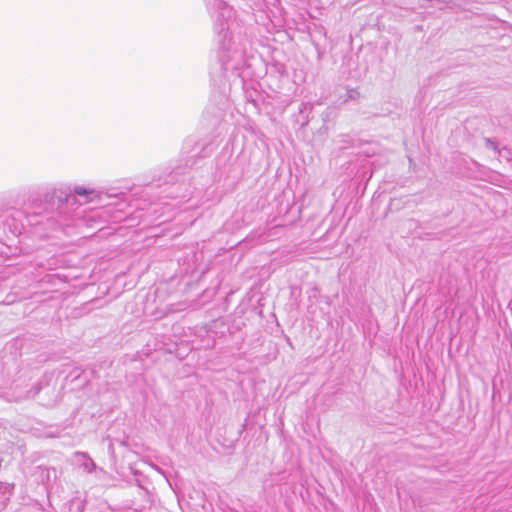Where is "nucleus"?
<instances>
[{
  "instance_id": "6",
  "label": "nucleus",
  "mask_w": 512,
  "mask_h": 512,
  "mask_svg": "<svg viewBox=\"0 0 512 512\" xmlns=\"http://www.w3.org/2000/svg\"><path fill=\"white\" fill-rule=\"evenodd\" d=\"M485 143H486V147H488L490 149H493V150H497L498 149L497 143L495 141H493L492 139H490V138H486L485 139Z\"/></svg>"
},
{
  "instance_id": "4",
  "label": "nucleus",
  "mask_w": 512,
  "mask_h": 512,
  "mask_svg": "<svg viewBox=\"0 0 512 512\" xmlns=\"http://www.w3.org/2000/svg\"><path fill=\"white\" fill-rule=\"evenodd\" d=\"M73 191H74L75 195L86 197L85 202H90L91 199L88 198V196L94 193L93 190H88V189L83 188L81 186H76Z\"/></svg>"
},
{
  "instance_id": "8",
  "label": "nucleus",
  "mask_w": 512,
  "mask_h": 512,
  "mask_svg": "<svg viewBox=\"0 0 512 512\" xmlns=\"http://www.w3.org/2000/svg\"><path fill=\"white\" fill-rule=\"evenodd\" d=\"M40 389H41L40 386H38V385L34 386L32 389L33 390L32 396H36L39 393Z\"/></svg>"
},
{
  "instance_id": "3",
  "label": "nucleus",
  "mask_w": 512,
  "mask_h": 512,
  "mask_svg": "<svg viewBox=\"0 0 512 512\" xmlns=\"http://www.w3.org/2000/svg\"><path fill=\"white\" fill-rule=\"evenodd\" d=\"M75 456L83 460L80 466L84 471L92 473L96 469V464L86 453L77 452Z\"/></svg>"
},
{
  "instance_id": "7",
  "label": "nucleus",
  "mask_w": 512,
  "mask_h": 512,
  "mask_svg": "<svg viewBox=\"0 0 512 512\" xmlns=\"http://www.w3.org/2000/svg\"><path fill=\"white\" fill-rule=\"evenodd\" d=\"M81 373L82 370L77 367L70 373V375L73 376V379H77L78 377H80Z\"/></svg>"
},
{
  "instance_id": "1",
  "label": "nucleus",
  "mask_w": 512,
  "mask_h": 512,
  "mask_svg": "<svg viewBox=\"0 0 512 512\" xmlns=\"http://www.w3.org/2000/svg\"><path fill=\"white\" fill-rule=\"evenodd\" d=\"M232 1L208 0V7L212 12L216 32H233L241 28L237 12L229 4Z\"/></svg>"
},
{
  "instance_id": "9",
  "label": "nucleus",
  "mask_w": 512,
  "mask_h": 512,
  "mask_svg": "<svg viewBox=\"0 0 512 512\" xmlns=\"http://www.w3.org/2000/svg\"><path fill=\"white\" fill-rule=\"evenodd\" d=\"M74 198H75V197H74V195L69 194V195H66V196H65L64 200H65L66 202H69L71 199H73V200H74Z\"/></svg>"
},
{
  "instance_id": "2",
  "label": "nucleus",
  "mask_w": 512,
  "mask_h": 512,
  "mask_svg": "<svg viewBox=\"0 0 512 512\" xmlns=\"http://www.w3.org/2000/svg\"><path fill=\"white\" fill-rule=\"evenodd\" d=\"M220 46V59L224 69L238 68L244 59L245 50L234 42L232 34H223Z\"/></svg>"
},
{
  "instance_id": "5",
  "label": "nucleus",
  "mask_w": 512,
  "mask_h": 512,
  "mask_svg": "<svg viewBox=\"0 0 512 512\" xmlns=\"http://www.w3.org/2000/svg\"><path fill=\"white\" fill-rule=\"evenodd\" d=\"M360 98V92L355 88L347 89L346 95L344 97V102L348 100H357Z\"/></svg>"
}]
</instances>
